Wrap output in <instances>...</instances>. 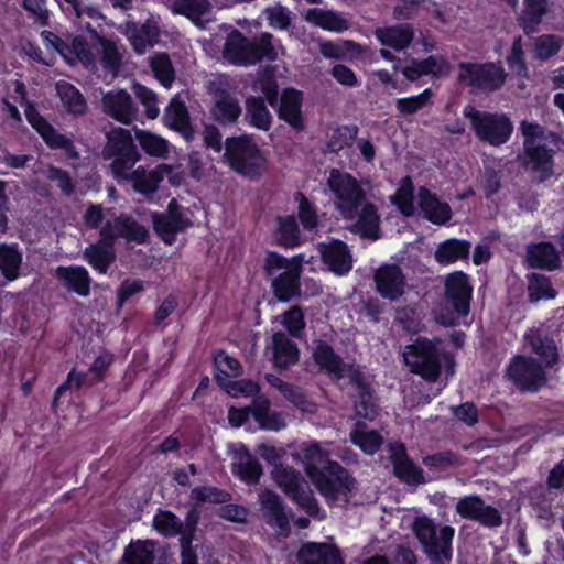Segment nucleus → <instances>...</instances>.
<instances>
[{"label": "nucleus", "mask_w": 564, "mask_h": 564, "mask_svg": "<svg viewBox=\"0 0 564 564\" xmlns=\"http://www.w3.org/2000/svg\"><path fill=\"white\" fill-rule=\"evenodd\" d=\"M89 31L93 37L96 39L101 46L100 63L102 67L108 73L113 75L117 74L121 64V54L119 53L116 44L99 35L96 30L90 29Z\"/></svg>", "instance_id": "53"}, {"label": "nucleus", "mask_w": 564, "mask_h": 564, "mask_svg": "<svg viewBox=\"0 0 564 564\" xmlns=\"http://www.w3.org/2000/svg\"><path fill=\"white\" fill-rule=\"evenodd\" d=\"M470 248L471 245L467 240L447 239L437 246L434 258L442 265L454 263L458 260L468 259Z\"/></svg>", "instance_id": "45"}, {"label": "nucleus", "mask_w": 564, "mask_h": 564, "mask_svg": "<svg viewBox=\"0 0 564 564\" xmlns=\"http://www.w3.org/2000/svg\"><path fill=\"white\" fill-rule=\"evenodd\" d=\"M419 207L424 218L435 225H444L452 218V208L426 187L419 188Z\"/></svg>", "instance_id": "35"}, {"label": "nucleus", "mask_w": 564, "mask_h": 564, "mask_svg": "<svg viewBox=\"0 0 564 564\" xmlns=\"http://www.w3.org/2000/svg\"><path fill=\"white\" fill-rule=\"evenodd\" d=\"M312 357L319 371L326 373L333 381L349 378V373L360 369L356 364L345 362L339 354L323 339L313 340Z\"/></svg>", "instance_id": "15"}, {"label": "nucleus", "mask_w": 564, "mask_h": 564, "mask_svg": "<svg viewBox=\"0 0 564 564\" xmlns=\"http://www.w3.org/2000/svg\"><path fill=\"white\" fill-rule=\"evenodd\" d=\"M528 297L531 303L539 302L541 299H554L556 291L553 289L547 276L541 273H532L528 275Z\"/></svg>", "instance_id": "57"}, {"label": "nucleus", "mask_w": 564, "mask_h": 564, "mask_svg": "<svg viewBox=\"0 0 564 564\" xmlns=\"http://www.w3.org/2000/svg\"><path fill=\"white\" fill-rule=\"evenodd\" d=\"M224 160L232 171L250 181L262 176L267 163L263 151L248 134L225 140Z\"/></svg>", "instance_id": "6"}, {"label": "nucleus", "mask_w": 564, "mask_h": 564, "mask_svg": "<svg viewBox=\"0 0 564 564\" xmlns=\"http://www.w3.org/2000/svg\"><path fill=\"white\" fill-rule=\"evenodd\" d=\"M413 532L430 564H452L455 530L440 525L426 516L415 518Z\"/></svg>", "instance_id": "5"}, {"label": "nucleus", "mask_w": 564, "mask_h": 564, "mask_svg": "<svg viewBox=\"0 0 564 564\" xmlns=\"http://www.w3.org/2000/svg\"><path fill=\"white\" fill-rule=\"evenodd\" d=\"M100 237L104 240L115 241L117 238H124L138 243H145L149 239V230L139 224L132 216L121 214L112 221L108 220L100 229Z\"/></svg>", "instance_id": "19"}, {"label": "nucleus", "mask_w": 564, "mask_h": 564, "mask_svg": "<svg viewBox=\"0 0 564 564\" xmlns=\"http://www.w3.org/2000/svg\"><path fill=\"white\" fill-rule=\"evenodd\" d=\"M279 47L271 33L264 32L254 37H247L234 29L226 39L223 54L234 65L250 66L262 62H275L279 57Z\"/></svg>", "instance_id": "3"}, {"label": "nucleus", "mask_w": 564, "mask_h": 564, "mask_svg": "<svg viewBox=\"0 0 564 564\" xmlns=\"http://www.w3.org/2000/svg\"><path fill=\"white\" fill-rule=\"evenodd\" d=\"M276 229L273 234L274 242L284 248H294L301 243L300 228L294 216H280L276 218Z\"/></svg>", "instance_id": "49"}, {"label": "nucleus", "mask_w": 564, "mask_h": 564, "mask_svg": "<svg viewBox=\"0 0 564 564\" xmlns=\"http://www.w3.org/2000/svg\"><path fill=\"white\" fill-rule=\"evenodd\" d=\"M271 402L264 395L253 398L251 402V416L258 423L259 429L265 431H281L285 429V415L282 412L270 411Z\"/></svg>", "instance_id": "33"}, {"label": "nucleus", "mask_w": 564, "mask_h": 564, "mask_svg": "<svg viewBox=\"0 0 564 564\" xmlns=\"http://www.w3.org/2000/svg\"><path fill=\"white\" fill-rule=\"evenodd\" d=\"M282 395L301 412L308 414H315L317 412V404L302 387L290 383L289 387L284 389Z\"/></svg>", "instance_id": "59"}, {"label": "nucleus", "mask_w": 564, "mask_h": 564, "mask_svg": "<svg viewBox=\"0 0 564 564\" xmlns=\"http://www.w3.org/2000/svg\"><path fill=\"white\" fill-rule=\"evenodd\" d=\"M519 129L524 140L523 152L518 155V161L530 172L533 182L543 183L554 175L555 151L542 142H550L558 148L561 138L558 133L527 120L520 122Z\"/></svg>", "instance_id": "1"}, {"label": "nucleus", "mask_w": 564, "mask_h": 564, "mask_svg": "<svg viewBox=\"0 0 564 564\" xmlns=\"http://www.w3.org/2000/svg\"><path fill=\"white\" fill-rule=\"evenodd\" d=\"M444 302L459 317H466L470 312L473 286L469 276L463 271L449 273L445 279Z\"/></svg>", "instance_id": "17"}, {"label": "nucleus", "mask_w": 564, "mask_h": 564, "mask_svg": "<svg viewBox=\"0 0 564 564\" xmlns=\"http://www.w3.org/2000/svg\"><path fill=\"white\" fill-rule=\"evenodd\" d=\"M562 46V39L554 34H543L535 39L534 56L540 61H546L556 55Z\"/></svg>", "instance_id": "64"}, {"label": "nucleus", "mask_w": 564, "mask_h": 564, "mask_svg": "<svg viewBox=\"0 0 564 564\" xmlns=\"http://www.w3.org/2000/svg\"><path fill=\"white\" fill-rule=\"evenodd\" d=\"M102 111L115 120L130 124L139 117V109L124 89L110 90L101 98Z\"/></svg>", "instance_id": "21"}, {"label": "nucleus", "mask_w": 564, "mask_h": 564, "mask_svg": "<svg viewBox=\"0 0 564 564\" xmlns=\"http://www.w3.org/2000/svg\"><path fill=\"white\" fill-rule=\"evenodd\" d=\"M303 93L294 88L282 90L280 101L275 109L278 118L288 123L294 131L305 130V120L302 111Z\"/></svg>", "instance_id": "24"}, {"label": "nucleus", "mask_w": 564, "mask_h": 564, "mask_svg": "<svg viewBox=\"0 0 564 564\" xmlns=\"http://www.w3.org/2000/svg\"><path fill=\"white\" fill-rule=\"evenodd\" d=\"M271 475L279 487L282 488V490L288 496H290L301 486L303 487V485L306 482L299 470L285 465L279 466L278 468H272Z\"/></svg>", "instance_id": "54"}, {"label": "nucleus", "mask_w": 564, "mask_h": 564, "mask_svg": "<svg viewBox=\"0 0 564 564\" xmlns=\"http://www.w3.org/2000/svg\"><path fill=\"white\" fill-rule=\"evenodd\" d=\"M327 186L335 196V207L345 219H355L366 200V192L351 174L332 169Z\"/></svg>", "instance_id": "9"}, {"label": "nucleus", "mask_w": 564, "mask_h": 564, "mask_svg": "<svg viewBox=\"0 0 564 564\" xmlns=\"http://www.w3.org/2000/svg\"><path fill=\"white\" fill-rule=\"evenodd\" d=\"M174 13L185 15L195 25H202V15L208 13L212 4L208 0H167Z\"/></svg>", "instance_id": "51"}, {"label": "nucleus", "mask_w": 564, "mask_h": 564, "mask_svg": "<svg viewBox=\"0 0 564 564\" xmlns=\"http://www.w3.org/2000/svg\"><path fill=\"white\" fill-rule=\"evenodd\" d=\"M328 505L347 503L356 487V479L339 463L333 462L312 480Z\"/></svg>", "instance_id": "10"}, {"label": "nucleus", "mask_w": 564, "mask_h": 564, "mask_svg": "<svg viewBox=\"0 0 564 564\" xmlns=\"http://www.w3.org/2000/svg\"><path fill=\"white\" fill-rule=\"evenodd\" d=\"M302 256L290 259L275 251H268L264 259V274L271 280V289L280 302H288L301 294Z\"/></svg>", "instance_id": "4"}, {"label": "nucleus", "mask_w": 564, "mask_h": 564, "mask_svg": "<svg viewBox=\"0 0 564 564\" xmlns=\"http://www.w3.org/2000/svg\"><path fill=\"white\" fill-rule=\"evenodd\" d=\"M306 20L324 30L343 32L349 28V22L338 12L312 8L306 13Z\"/></svg>", "instance_id": "50"}, {"label": "nucleus", "mask_w": 564, "mask_h": 564, "mask_svg": "<svg viewBox=\"0 0 564 564\" xmlns=\"http://www.w3.org/2000/svg\"><path fill=\"white\" fill-rule=\"evenodd\" d=\"M124 178L116 180L118 184H130L134 192L141 193L148 197L152 196L159 188V183L163 176L156 170L148 171L143 166L130 170L123 173Z\"/></svg>", "instance_id": "38"}, {"label": "nucleus", "mask_w": 564, "mask_h": 564, "mask_svg": "<svg viewBox=\"0 0 564 564\" xmlns=\"http://www.w3.org/2000/svg\"><path fill=\"white\" fill-rule=\"evenodd\" d=\"M84 259L99 273H107L109 267L116 261L113 242L102 238L89 245L84 250Z\"/></svg>", "instance_id": "42"}, {"label": "nucleus", "mask_w": 564, "mask_h": 564, "mask_svg": "<svg viewBox=\"0 0 564 564\" xmlns=\"http://www.w3.org/2000/svg\"><path fill=\"white\" fill-rule=\"evenodd\" d=\"M318 251L323 263L336 275L347 274L352 268V256L346 242L332 239L321 242Z\"/></svg>", "instance_id": "26"}, {"label": "nucleus", "mask_w": 564, "mask_h": 564, "mask_svg": "<svg viewBox=\"0 0 564 564\" xmlns=\"http://www.w3.org/2000/svg\"><path fill=\"white\" fill-rule=\"evenodd\" d=\"M25 116L29 123L39 132L48 148L63 150L69 159L79 158L72 139L61 134L39 112L31 108L25 110Z\"/></svg>", "instance_id": "20"}, {"label": "nucleus", "mask_w": 564, "mask_h": 564, "mask_svg": "<svg viewBox=\"0 0 564 564\" xmlns=\"http://www.w3.org/2000/svg\"><path fill=\"white\" fill-rule=\"evenodd\" d=\"M534 358L518 355L507 367V377L522 393L538 392L547 382L546 372Z\"/></svg>", "instance_id": "12"}, {"label": "nucleus", "mask_w": 564, "mask_h": 564, "mask_svg": "<svg viewBox=\"0 0 564 564\" xmlns=\"http://www.w3.org/2000/svg\"><path fill=\"white\" fill-rule=\"evenodd\" d=\"M245 120L248 124L265 132L271 129L273 116L269 111L263 97L249 96L245 101Z\"/></svg>", "instance_id": "43"}, {"label": "nucleus", "mask_w": 564, "mask_h": 564, "mask_svg": "<svg viewBox=\"0 0 564 564\" xmlns=\"http://www.w3.org/2000/svg\"><path fill=\"white\" fill-rule=\"evenodd\" d=\"M150 66L155 78L164 86L170 87L175 80V70L166 53H155L150 57Z\"/></svg>", "instance_id": "56"}, {"label": "nucleus", "mask_w": 564, "mask_h": 564, "mask_svg": "<svg viewBox=\"0 0 564 564\" xmlns=\"http://www.w3.org/2000/svg\"><path fill=\"white\" fill-rule=\"evenodd\" d=\"M349 382L357 390V400L355 401L356 414L365 420L373 421L379 413L376 402L375 390L367 380L366 375L360 370H354L349 373Z\"/></svg>", "instance_id": "25"}, {"label": "nucleus", "mask_w": 564, "mask_h": 564, "mask_svg": "<svg viewBox=\"0 0 564 564\" xmlns=\"http://www.w3.org/2000/svg\"><path fill=\"white\" fill-rule=\"evenodd\" d=\"M212 117L223 126L235 123L242 113L237 96L227 89H219L215 94Z\"/></svg>", "instance_id": "34"}, {"label": "nucleus", "mask_w": 564, "mask_h": 564, "mask_svg": "<svg viewBox=\"0 0 564 564\" xmlns=\"http://www.w3.org/2000/svg\"><path fill=\"white\" fill-rule=\"evenodd\" d=\"M376 291L390 301L399 300L405 293L406 279L398 264H382L373 274Z\"/></svg>", "instance_id": "22"}, {"label": "nucleus", "mask_w": 564, "mask_h": 564, "mask_svg": "<svg viewBox=\"0 0 564 564\" xmlns=\"http://www.w3.org/2000/svg\"><path fill=\"white\" fill-rule=\"evenodd\" d=\"M260 512L265 523L280 536L288 538L291 533L290 520L293 513L288 509L283 498L271 489L259 492Z\"/></svg>", "instance_id": "14"}, {"label": "nucleus", "mask_w": 564, "mask_h": 564, "mask_svg": "<svg viewBox=\"0 0 564 564\" xmlns=\"http://www.w3.org/2000/svg\"><path fill=\"white\" fill-rule=\"evenodd\" d=\"M355 218L357 220L352 225L351 231L370 240H378L381 237V220L375 204L366 199L358 209V214Z\"/></svg>", "instance_id": "37"}, {"label": "nucleus", "mask_w": 564, "mask_h": 564, "mask_svg": "<svg viewBox=\"0 0 564 564\" xmlns=\"http://www.w3.org/2000/svg\"><path fill=\"white\" fill-rule=\"evenodd\" d=\"M166 552L154 540H144L130 543L126 546L122 557L117 564H158Z\"/></svg>", "instance_id": "29"}, {"label": "nucleus", "mask_w": 564, "mask_h": 564, "mask_svg": "<svg viewBox=\"0 0 564 564\" xmlns=\"http://www.w3.org/2000/svg\"><path fill=\"white\" fill-rule=\"evenodd\" d=\"M358 131L359 129L355 124L336 128L327 142V150L330 153H338L344 148L351 145L357 138Z\"/></svg>", "instance_id": "61"}, {"label": "nucleus", "mask_w": 564, "mask_h": 564, "mask_svg": "<svg viewBox=\"0 0 564 564\" xmlns=\"http://www.w3.org/2000/svg\"><path fill=\"white\" fill-rule=\"evenodd\" d=\"M352 444L358 446L367 455L377 453L383 444V437L375 430L351 431L349 434Z\"/></svg>", "instance_id": "60"}, {"label": "nucleus", "mask_w": 564, "mask_h": 564, "mask_svg": "<svg viewBox=\"0 0 564 564\" xmlns=\"http://www.w3.org/2000/svg\"><path fill=\"white\" fill-rule=\"evenodd\" d=\"M135 138L138 139L142 150L149 155L158 158H166L169 154V143L165 139L143 130L135 129Z\"/></svg>", "instance_id": "58"}, {"label": "nucleus", "mask_w": 564, "mask_h": 564, "mask_svg": "<svg viewBox=\"0 0 564 564\" xmlns=\"http://www.w3.org/2000/svg\"><path fill=\"white\" fill-rule=\"evenodd\" d=\"M375 36L383 45L400 52L410 46L414 39V28L410 23L377 28Z\"/></svg>", "instance_id": "40"}, {"label": "nucleus", "mask_w": 564, "mask_h": 564, "mask_svg": "<svg viewBox=\"0 0 564 564\" xmlns=\"http://www.w3.org/2000/svg\"><path fill=\"white\" fill-rule=\"evenodd\" d=\"M457 68V80L478 91L492 93L506 83L507 74L503 67L496 63L460 62Z\"/></svg>", "instance_id": "11"}, {"label": "nucleus", "mask_w": 564, "mask_h": 564, "mask_svg": "<svg viewBox=\"0 0 564 564\" xmlns=\"http://www.w3.org/2000/svg\"><path fill=\"white\" fill-rule=\"evenodd\" d=\"M23 256L17 243L0 245V272L8 281H14L20 276Z\"/></svg>", "instance_id": "48"}, {"label": "nucleus", "mask_w": 564, "mask_h": 564, "mask_svg": "<svg viewBox=\"0 0 564 564\" xmlns=\"http://www.w3.org/2000/svg\"><path fill=\"white\" fill-rule=\"evenodd\" d=\"M455 511L464 519L473 520L482 527L494 529L502 524V514L494 506L486 505L478 495L464 496L455 505Z\"/></svg>", "instance_id": "16"}, {"label": "nucleus", "mask_w": 564, "mask_h": 564, "mask_svg": "<svg viewBox=\"0 0 564 564\" xmlns=\"http://www.w3.org/2000/svg\"><path fill=\"white\" fill-rule=\"evenodd\" d=\"M422 463L430 469L437 471H447L452 468L460 467L465 464L462 455L453 451H442L422 458Z\"/></svg>", "instance_id": "52"}, {"label": "nucleus", "mask_w": 564, "mask_h": 564, "mask_svg": "<svg viewBox=\"0 0 564 564\" xmlns=\"http://www.w3.org/2000/svg\"><path fill=\"white\" fill-rule=\"evenodd\" d=\"M111 362V356L101 355L94 360L87 372H76V370L73 369L67 375L66 381L55 390L54 402H56L57 399H59L63 395V393L68 389L75 388L79 390L84 387H90L94 383L101 381L104 373L106 372Z\"/></svg>", "instance_id": "23"}, {"label": "nucleus", "mask_w": 564, "mask_h": 564, "mask_svg": "<svg viewBox=\"0 0 564 564\" xmlns=\"http://www.w3.org/2000/svg\"><path fill=\"white\" fill-rule=\"evenodd\" d=\"M527 259L532 268L554 270L560 267L558 251L551 242H539L528 247Z\"/></svg>", "instance_id": "44"}, {"label": "nucleus", "mask_w": 564, "mask_h": 564, "mask_svg": "<svg viewBox=\"0 0 564 564\" xmlns=\"http://www.w3.org/2000/svg\"><path fill=\"white\" fill-rule=\"evenodd\" d=\"M523 4L517 22L525 36L532 37L540 31L543 17L549 11L550 0H523Z\"/></svg>", "instance_id": "39"}, {"label": "nucleus", "mask_w": 564, "mask_h": 564, "mask_svg": "<svg viewBox=\"0 0 564 564\" xmlns=\"http://www.w3.org/2000/svg\"><path fill=\"white\" fill-rule=\"evenodd\" d=\"M55 276L67 292L75 293L82 297L89 296L91 278L85 267L59 265L55 270Z\"/></svg>", "instance_id": "32"}, {"label": "nucleus", "mask_w": 564, "mask_h": 564, "mask_svg": "<svg viewBox=\"0 0 564 564\" xmlns=\"http://www.w3.org/2000/svg\"><path fill=\"white\" fill-rule=\"evenodd\" d=\"M525 339L532 351L542 359L545 368H552L557 362V347L547 333L541 329H530L525 334Z\"/></svg>", "instance_id": "41"}, {"label": "nucleus", "mask_w": 564, "mask_h": 564, "mask_svg": "<svg viewBox=\"0 0 564 564\" xmlns=\"http://www.w3.org/2000/svg\"><path fill=\"white\" fill-rule=\"evenodd\" d=\"M237 457L238 462L232 464V473L247 484H257L263 475V469L256 455L242 448Z\"/></svg>", "instance_id": "46"}, {"label": "nucleus", "mask_w": 564, "mask_h": 564, "mask_svg": "<svg viewBox=\"0 0 564 564\" xmlns=\"http://www.w3.org/2000/svg\"><path fill=\"white\" fill-rule=\"evenodd\" d=\"M271 361L275 369H289L299 362L300 349L295 341L283 332H276L272 335L271 346Z\"/></svg>", "instance_id": "31"}, {"label": "nucleus", "mask_w": 564, "mask_h": 564, "mask_svg": "<svg viewBox=\"0 0 564 564\" xmlns=\"http://www.w3.org/2000/svg\"><path fill=\"white\" fill-rule=\"evenodd\" d=\"M187 210L176 199H171L164 213H152L153 229L165 245H173L176 235L193 226Z\"/></svg>", "instance_id": "13"}, {"label": "nucleus", "mask_w": 564, "mask_h": 564, "mask_svg": "<svg viewBox=\"0 0 564 564\" xmlns=\"http://www.w3.org/2000/svg\"><path fill=\"white\" fill-rule=\"evenodd\" d=\"M388 452L392 464V474L402 484L417 487L427 482L424 470L409 456L404 444L390 443Z\"/></svg>", "instance_id": "18"}, {"label": "nucleus", "mask_w": 564, "mask_h": 564, "mask_svg": "<svg viewBox=\"0 0 564 564\" xmlns=\"http://www.w3.org/2000/svg\"><path fill=\"white\" fill-rule=\"evenodd\" d=\"M70 50L72 65L80 62L86 68L95 67L96 58L85 36L77 35L73 37L70 42Z\"/></svg>", "instance_id": "62"}, {"label": "nucleus", "mask_w": 564, "mask_h": 564, "mask_svg": "<svg viewBox=\"0 0 564 564\" xmlns=\"http://www.w3.org/2000/svg\"><path fill=\"white\" fill-rule=\"evenodd\" d=\"M300 564H344L338 546L329 543L306 542L297 551Z\"/></svg>", "instance_id": "30"}, {"label": "nucleus", "mask_w": 564, "mask_h": 564, "mask_svg": "<svg viewBox=\"0 0 564 564\" xmlns=\"http://www.w3.org/2000/svg\"><path fill=\"white\" fill-rule=\"evenodd\" d=\"M413 194L414 185L412 178L406 175L401 178L397 193L391 196V203L398 207L402 215L408 217L414 214Z\"/></svg>", "instance_id": "55"}, {"label": "nucleus", "mask_w": 564, "mask_h": 564, "mask_svg": "<svg viewBox=\"0 0 564 564\" xmlns=\"http://www.w3.org/2000/svg\"><path fill=\"white\" fill-rule=\"evenodd\" d=\"M57 96L67 111L74 116H83L87 111V102L83 94L70 83L59 80L55 85Z\"/></svg>", "instance_id": "47"}, {"label": "nucleus", "mask_w": 564, "mask_h": 564, "mask_svg": "<svg viewBox=\"0 0 564 564\" xmlns=\"http://www.w3.org/2000/svg\"><path fill=\"white\" fill-rule=\"evenodd\" d=\"M432 96V90L426 88L416 96L397 99L395 108L403 116H412L423 109L431 101Z\"/></svg>", "instance_id": "63"}, {"label": "nucleus", "mask_w": 564, "mask_h": 564, "mask_svg": "<svg viewBox=\"0 0 564 564\" xmlns=\"http://www.w3.org/2000/svg\"><path fill=\"white\" fill-rule=\"evenodd\" d=\"M101 156L105 161H110L109 170L115 180L124 178L123 173L132 170L141 159L131 132L120 127L106 132Z\"/></svg>", "instance_id": "7"}, {"label": "nucleus", "mask_w": 564, "mask_h": 564, "mask_svg": "<svg viewBox=\"0 0 564 564\" xmlns=\"http://www.w3.org/2000/svg\"><path fill=\"white\" fill-rule=\"evenodd\" d=\"M121 32L128 37L138 54H143L148 47L154 46L160 36L159 26L151 19L144 23L128 20L121 25Z\"/></svg>", "instance_id": "27"}, {"label": "nucleus", "mask_w": 564, "mask_h": 564, "mask_svg": "<svg viewBox=\"0 0 564 564\" xmlns=\"http://www.w3.org/2000/svg\"><path fill=\"white\" fill-rule=\"evenodd\" d=\"M463 113L479 141L500 147L510 139L513 124L507 115L478 110L473 105H467Z\"/></svg>", "instance_id": "8"}, {"label": "nucleus", "mask_w": 564, "mask_h": 564, "mask_svg": "<svg viewBox=\"0 0 564 564\" xmlns=\"http://www.w3.org/2000/svg\"><path fill=\"white\" fill-rule=\"evenodd\" d=\"M292 457L304 465L307 477L314 480L328 464L333 463L328 453L316 443L303 444L301 452L292 454Z\"/></svg>", "instance_id": "36"}, {"label": "nucleus", "mask_w": 564, "mask_h": 564, "mask_svg": "<svg viewBox=\"0 0 564 564\" xmlns=\"http://www.w3.org/2000/svg\"><path fill=\"white\" fill-rule=\"evenodd\" d=\"M163 122L167 128L178 132L186 141L194 140L196 131L191 122L187 107L178 95H175L165 108Z\"/></svg>", "instance_id": "28"}, {"label": "nucleus", "mask_w": 564, "mask_h": 564, "mask_svg": "<svg viewBox=\"0 0 564 564\" xmlns=\"http://www.w3.org/2000/svg\"><path fill=\"white\" fill-rule=\"evenodd\" d=\"M440 337L433 339L417 337L412 344L404 346L402 356L412 373L421 376L425 381L435 382L442 366L445 367L446 377L455 371V356L443 348Z\"/></svg>", "instance_id": "2"}]
</instances>
